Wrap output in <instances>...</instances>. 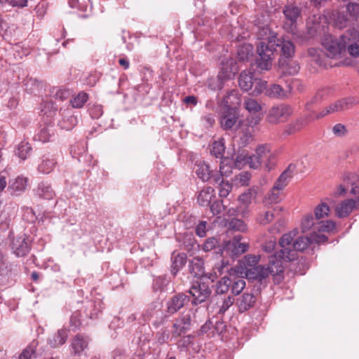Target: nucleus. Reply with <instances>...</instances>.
Here are the masks:
<instances>
[{
    "label": "nucleus",
    "mask_w": 359,
    "mask_h": 359,
    "mask_svg": "<svg viewBox=\"0 0 359 359\" xmlns=\"http://www.w3.org/2000/svg\"><path fill=\"white\" fill-rule=\"evenodd\" d=\"M88 94L84 91L79 92L69 101L71 106L75 109L82 108L88 100Z\"/></svg>",
    "instance_id": "nucleus-42"
},
{
    "label": "nucleus",
    "mask_w": 359,
    "mask_h": 359,
    "mask_svg": "<svg viewBox=\"0 0 359 359\" xmlns=\"http://www.w3.org/2000/svg\"><path fill=\"white\" fill-rule=\"evenodd\" d=\"M321 93L319 91L316 95L313 97L311 101L308 102L305 105V109L310 111L309 114L302 116L290 123L287 124L284 128L283 134L286 136L294 135L306 127L311 122L317 120L316 113L312 110L311 104L317 102L318 98H321Z\"/></svg>",
    "instance_id": "nucleus-1"
},
{
    "label": "nucleus",
    "mask_w": 359,
    "mask_h": 359,
    "mask_svg": "<svg viewBox=\"0 0 359 359\" xmlns=\"http://www.w3.org/2000/svg\"><path fill=\"white\" fill-rule=\"evenodd\" d=\"M54 128L53 125L48 124L41 127L34 136L36 140H39L43 143L50 140L51 137L54 135Z\"/></svg>",
    "instance_id": "nucleus-33"
},
{
    "label": "nucleus",
    "mask_w": 359,
    "mask_h": 359,
    "mask_svg": "<svg viewBox=\"0 0 359 359\" xmlns=\"http://www.w3.org/2000/svg\"><path fill=\"white\" fill-rule=\"evenodd\" d=\"M348 53L353 57H359V31L355 28L346 30L342 34Z\"/></svg>",
    "instance_id": "nucleus-9"
},
{
    "label": "nucleus",
    "mask_w": 359,
    "mask_h": 359,
    "mask_svg": "<svg viewBox=\"0 0 359 359\" xmlns=\"http://www.w3.org/2000/svg\"><path fill=\"white\" fill-rule=\"evenodd\" d=\"M330 210V207L327 203H321L314 209L316 219H320L328 216Z\"/></svg>",
    "instance_id": "nucleus-51"
},
{
    "label": "nucleus",
    "mask_w": 359,
    "mask_h": 359,
    "mask_svg": "<svg viewBox=\"0 0 359 359\" xmlns=\"http://www.w3.org/2000/svg\"><path fill=\"white\" fill-rule=\"evenodd\" d=\"M336 224L332 220H326L325 222H320L317 224L316 229L320 232H330L335 229Z\"/></svg>",
    "instance_id": "nucleus-54"
},
{
    "label": "nucleus",
    "mask_w": 359,
    "mask_h": 359,
    "mask_svg": "<svg viewBox=\"0 0 359 359\" xmlns=\"http://www.w3.org/2000/svg\"><path fill=\"white\" fill-rule=\"evenodd\" d=\"M88 111L92 118L97 119L103 114V107L101 104H94L89 107Z\"/></svg>",
    "instance_id": "nucleus-59"
},
{
    "label": "nucleus",
    "mask_w": 359,
    "mask_h": 359,
    "mask_svg": "<svg viewBox=\"0 0 359 359\" xmlns=\"http://www.w3.org/2000/svg\"><path fill=\"white\" fill-rule=\"evenodd\" d=\"M57 165V161L53 157L43 156L38 165V171L42 174H49L53 171Z\"/></svg>",
    "instance_id": "nucleus-28"
},
{
    "label": "nucleus",
    "mask_w": 359,
    "mask_h": 359,
    "mask_svg": "<svg viewBox=\"0 0 359 359\" xmlns=\"http://www.w3.org/2000/svg\"><path fill=\"white\" fill-rule=\"evenodd\" d=\"M231 277L224 276L218 280L215 285V292L217 294H224L228 292L231 286Z\"/></svg>",
    "instance_id": "nucleus-44"
},
{
    "label": "nucleus",
    "mask_w": 359,
    "mask_h": 359,
    "mask_svg": "<svg viewBox=\"0 0 359 359\" xmlns=\"http://www.w3.org/2000/svg\"><path fill=\"white\" fill-rule=\"evenodd\" d=\"M334 20L336 27L339 29L345 27L348 22L347 16L345 14L339 13L334 15Z\"/></svg>",
    "instance_id": "nucleus-62"
},
{
    "label": "nucleus",
    "mask_w": 359,
    "mask_h": 359,
    "mask_svg": "<svg viewBox=\"0 0 359 359\" xmlns=\"http://www.w3.org/2000/svg\"><path fill=\"white\" fill-rule=\"evenodd\" d=\"M32 151V148L29 143L22 141L18 145L15 153L21 160L24 161L30 156Z\"/></svg>",
    "instance_id": "nucleus-40"
},
{
    "label": "nucleus",
    "mask_w": 359,
    "mask_h": 359,
    "mask_svg": "<svg viewBox=\"0 0 359 359\" xmlns=\"http://www.w3.org/2000/svg\"><path fill=\"white\" fill-rule=\"evenodd\" d=\"M321 43L327 57L329 58H339L342 53L345 51L346 42L342 39V35L339 39L332 35H325Z\"/></svg>",
    "instance_id": "nucleus-4"
},
{
    "label": "nucleus",
    "mask_w": 359,
    "mask_h": 359,
    "mask_svg": "<svg viewBox=\"0 0 359 359\" xmlns=\"http://www.w3.org/2000/svg\"><path fill=\"white\" fill-rule=\"evenodd\" d=\"M244 106L250 114H255L261 111L262 107L256 100L247 98L245 100Z\"/></svg>",
    "instance_id": "nucleus-50"
},
{
    "label": "nucleus",
    "mask_w": 359,
    "mask_h": 359,
    "mask_svg": "<svg viewBox=\"0 0 359 359\" xmlns=\"http://www.w3.org/2000/svg\"><path fill=\"white\" fill-rule=\"evenodd\" d=\"M282 211V208L276 207L273 209V212L271 211H265L264 212H261L257 216L256 220L257 222L262 224L266 225L271 222H272L274 218L276 217V214Z\"/></svg>",
    "instance_id": "nucleus-38"
},
{
    "label": "nucleus",
    "mask_w": 359,
    "mask_h": 359,
    "mask_svg": "<svg viewBox=\"0 0 359 359\" xmlns=\"http://www.w3.org/2000/svg\"><path fill=\"white\" fill-rule=\"evenodd\" d=\"M11 249L17 257L25 256L31 249L30 243L27 241L26 236L24 234L14 238L11 243Z\"/></svg>",
    "instance_id": "nucleus-14"
},
{
    "label": "nucleus",
    "mask_w": 359,
    "mask_h": 359,
    "mask_svg": "<svg viewBox=\"0 0 359 359\" xmlns=\"http://www.w3.org/2000/svg\"><path fill=\"white\" fill-rule=\"evenodd\" d=\"M253 55V46L248 43L241 46L237 52V57L239 61H247Z\"/></svg>",
    "instance_id": "nucleus-41"
},
{
    "label": "nucleus",
    "mask_w": 359,
    "mask_h": 359,
    "mask_svg": "<svg viewBox=\"0 0 359 359\" xmlns=\"http://www.w3.org/2000/svg\"><path fill=\"white\" fill-rule=\"evenodd\" d=\"M241 236H236L232 241L228 242L226 245L225 250L233 259L245 253L248 250V244L241 243Z\"/></svg>",
    "instance_id": "nucleus-12"
},
{
    "label": "nucleus",
    "mask_w": 359,
    "mask_h": 359,
    "mask_svg": "<svg viewBox=\"0 0 359 359\" xmlns=\"http://www.w3.org/2000/svg\"><path fill=\"white\" fill-rule=\"evenodd\" d=\"M255 80L254 73L250 70L243 71L239 76L238 84L240 88L244 91H249L253 88Z\"/></svg>",
    "instance_id": "nucleus-25"
},
{
    "label": "nucleus",
    "mask_w": 359,
    "mask_h": 359,
    "mask_svg": "<svg viewBox=\"0 0 359 359\" xmlns=\"http://www.w3.org/2000/svg\"><path fill=\"white\" fill-rule=\"evenodd\" d=\"M67 337L68 330L66 328H61L49 337L48 343L52 348H57L63 345Z\"/></svg>",
    "instance_id": "nucleus-26"
},
{
    "label": "nucleus",
    "mask_w": 359,
    "mask_h": 359,
    "mask_svg": "<svg viewBox=\"0 0 359 359\" xmlns=\"http://www.w3.org/2000/svg\"><path fill=\"white\" fill-rule=\"evenodd\" d=\"M189 302V296L184 293H178L168 301L167 311L171 314L175 313L180 310Z\"/></svg>",
    "instance_id": "nucleus-16"
},
{
    "label": "nucleus",
    "mask_w": 359,
    "mask_h": 359,
    "mask_svg": "<svg viewBox=\"0 0 359 359\" xmlns=\"http://www.w3.org/2000/svg\"><path fill=\"white\" fill-rule=\"evenodd\" d=\"M282 190L274 189V186H273L270 192L265 197L264 203L266 205H271L273 203H278L280 201V191Z\"/></svg>",
    "instance_id": "nucleus-46"
},
{
    "label": "nucleus",
    "mask_w": 359,
    "mask_h": 359,
    "mask_svg": "<svg viewBox=\"0 0 359 359\" xmlns=\"http://www.w3.org/2000/svg\"><path fill=\"white\" fill-rule=\"evenodd\" d=\"M34 191L36 196L46 200H51L55 196L50 184L44 182L39 183Z\"/></svg>",
    "instance_id": "nucleus-29"
},
{
    "label": "nucleus",
    "mask_w": 359,
    "mask_h": 359,
    "mask_svg": "<svg viewBox=\"0 0 359 359\" xmlns=\"http://www.w3.org/2000/svg\"><path fill=\"white\" fill-rule=\"evenodd\" d=\"M265 95L276 99H284L287 97L282 86L278 84L267 85Z\"/></svg>",
    "instance_id": "nucleus-34"
},
{
    "label": "nucleus",
    "mask_w": 359,
    "mask_h": 359,
    "mask_svg": "<svg viewBox=\"0 0 359 359\" xmlns=\"http://www.w3.org/2000/svg\"><path fill=\"white\" fill-rule=\"evenodd\" d=\"M236 138H238L237 140L238 142L239 147H245L249 142L251 141L252 136L248 130L242 131V133H238V136Z\"/></svg>",
    "instance_id": "nucleus-55"
},
{
    "label": "nucleus",
    "mask_w": 359,
    "mask_h": 359,
    "mask_svg": "<svg viewBox=\"0 0 359 359\" xmlns=\"http://www.w3.org/2000/svg\"><path fill=\"white\" fill-rule=\"evenodd\" d=\"M196 173L203 182H207L210 180L212 181V175H215V173H213L210 170V166L204 162L200 163L197 165Z\"/></svg>",
    "instance_id": "nucleus-37"
},
{
    "label": "nucleus",
    "mask_w": 359,
    "mask_h": 359,
    "mask_svg": "<svg viewBox=\"0 0 359 359\" xmlns=\"http://www.w3.org/2000/svg\"><path fill=\"white\" fill-rule=\"evenodd\" d=\"M256 156L265 163L266 168L268 170H271L275 165V156L271 151V147L264 144L257 147L255 151Z\"/></svg>",
    "instance_id": "nucleus-10"
},
{
    "label": "nucleus",
    "mask_w": 359,
    "mask_h": 359,
    "mask_svg": "<svg viewBox=\"0 0 359 359\" xmlns=\"http://www.w3.org/2000/svg\"><path fill=\"white\" fill-rule=\"evenodd\" d=\"M259 262V256L253 255H247L244 257V268L245 271H247V269H249V268L255 267L258 264Z\"/></svg>",
    "instance_id": "nucleus-53"
},
{
    "label": "nucleus",
    "mask_w": 359,
    "mask_h": 359,
    "mask_svg": "<svg viewBox=\"0 0 359 359\" xmlns=\"http://www.w3.org/2000/svg\"><path fill=\"white\" fill-rule=\"evenodd\" d=\"M27 179L23 177H18L15 179L10 181L8 189L12 194H20L26 189Z\"/></svg>",
    "instance_id": "nucleus-30"
},
{
    "label": "nucleus",
    "mask_w": 359,
    "mask_h": 359,
    "mask_svg": "<svg viewBox=\"0 0 359 359\" xmlns=\"http://www.w3.org/2000/svg\"><path fill=\"white\" fill-rule=\"evenodd\" d=\"M77 117L74 115L65 116L60 123V128L63 130H70L77 124Z\"/></svg>",
    "instance_id": "nucleus-47"
},
{
    "label": "nucleus",
    "mask_w": 359,
    "mask_h": 359,
    "mask_svg": "<svg viewBox=\"0 0 359 359\" xmlns=\"http://www.w3.org/2000/svg\"><path fill=\"white\" fill-rule=\"evenodd\" d=\"M311 243H312L311 236H300L294 240V242L292 244V250H295V252L297 255V251L301 252L304 250Z\"/></svg>",
    "instance_id": "nucleus-45"
},
{
    "label": "nucleus",
    "mask_w": 359,
    "mask_h": 359,
    "mask_svg": "<svg viewBox=\"0 0 359 359\" xmlns=\"http://www.w3.org/2000/svg\"><path fill=\"white\" fill-rule=\"evenodd\" d=\"M294 53V46L290 41H285L282 43V55L285 60L290 59Z\"/></svg>",
    "instance_id": "nucleus-52"
},
{
    "label": "nucleus",
    "mask_w": 359,
    "mask_h": 359,
    "mask_svg": "<svg viewBox=\"0 0 359 359\" xmlns=\"http://www.w3.org/2000/svg\"><path fill=\"white\" fill-rule=\"evenodd\" d=\"M280 64L283 72L289 75L297 74L300 69L299 63L297 61L290 59H287V61L285 59H282L280 60Z\"/></svg>",
    "instance_id": "nucleus-36"
},
{
    "label": "nucleus",
    "mask_w": 359,
    "mask_h": 359,
    "mask_svg": "<svg viewBox=\"0 0 359 359\" xmlns=\"http://www.w3.org/2000/svg\"><path fill=\"white\" fill-rule=\"evenodd\" d=\"M81 313L80 312H74L70 317V326L72 327L73 330H76L79 328L81 325Z\"/></svg>",
    "instance_id": "nucleus-63"
},
{
    "label": "nucleus",
    "mask_w": 359,
    "mask_h": 359,
    "mask_svg": "<svg viewBox=\"0 0 359 359\" xmlns=\"http://www.w3.org/2000/svg\"><path fill=\"white\" fill-rule=\"evenodd\" d=\"M89 339L81 334L76 335L72 340L71 349L74 355H80L88 348Z\"/></svg>",
    "instance_id": "nucleus-23"
},
{
    "label": "nucleus",
    "mask_w": 359,
    "mask_h": 359,
    "mask_svg": "<svg viewBox=\"0 0 359 359\" xmlns=\"http://www.w3.org/2000/svg\"><path fill=\"white\" fill-rule=\"evenodd\" d=\"M301 13L300 9L294 6H287L283 10V13L287 20L284 28L287 32H293L295 23Z\"/></svg>",
    "instance_id": "nucleus-15"
},
{
    "label": "nucleus",
    "mask_w": 359,
    "mask_h": 359,
    "mask_svg": "<svg viewBox=\"0 0 359 359\" xmlns=\"http://www.w3.org/2000/svg\"><path fill=\"white\" fill-rule=\"evenodd\" d=\"M283 261L291 262L287 258H284L281 251L276 252L269 257V266L266 267L269 269L270 275H279L283 272Z\"/></svg>",
    "instance_id": "nucleus-11"
},
{
    "label": "nucleus",
    "mask_w": 359,
    "mask_h": 359,
    "mask_svg": "<svg viewBox=\"0 0 359 359\" xmlns=\"http://www.w3.org/2000/svg\"><path fill=\"white\" fill-rule=\"evenodd\" d=\"M229 160H223L220 162L219 171L212 175V182L219 184V195L222 198H226L232 189V185L228 181L224 180V176H229L232 172V166L228 165Z\"/></svg>",
    "instance_id": "nucleus-3"
},
{
    "label": "nucleus",
    "mask_w": 359,
    "mask_h": 359,
    "mask_svg": "<svg viewBox=\"0 0 359 359\" xmlns=\"http://www.w3.org/2000/svg\"><path fill=\"white\" fill-rule=\"evenodd\" d=\"M191 316L189 314L183 315L180 318L175 320L173 324L174 333L177 336L185 333L190 329Z\"/></svg>",
    "instance_id": "nucleus-24"
},
{
    "label": "nucleus",
    "mask_w": 359,
    "mask_h": 359,
    "mask_svg": "<svg viewBox=\"0 0 359 359\" xmlns=\"http://www.w3.org/2000/svg\"><path fill=\"white\" fill-rule=\"evenodd\" d=\"M273 38L276 36H271V38L269 40L268 43L262 41L257 46V53L259 58L256 60V64L257 68L260 70H269L272 66V56L276 50V46H278V43H275Z\"/></svg>",
    "instance_id": "nucleus-2"
},
{
    "label": "nucleus",
    "mask_w": 359,
    "mask_h": 359,
    "mask_svg": "<svg viewBox=\"0 0 359 359\" xmlns=\"http://www.w3.org/2000/svg\"><path fill=\"white\" fill-rule=\"evenodd\" d=\"M358 103L359 100L353 97H345L339 100L334 103L325 108L320 112L316 114V118L320 119L327 114L346 110L351 107L353 105L358 104Z\"/></svg>",
    "instance_id": "nucleus-7"
},
{
    "label": "nucleus",
    "mask_w": 359,
    "mask_h": 359,
    "mask_svg": "<svg viewBox=\"0 0 359 359\" xmlns=\"http://www.w3.org/2000/svg\"><path fill=\"white\" fill-rule=\"evenodd\" d=\"M172 272L175 274L187 262V255L183 252L174 251L171 255Z\"/></svg>",
    "instance_id": "nucleus-32"
},
{
    "label": "nucleus",
    "mask_w": 359,
    "mask_h": 359,
    "mask_svg": "<svg viewBox=\"0 0 359 359\" xmlns=\"http://www.w3.org/2000/svg\"><path fill=\"white\" fill-rule=\"evenodd\" d=\"M231 277V292L234 295H238L245 287L246 283L245 280L235 276Z\"/></svg>",
    "instance_id": "nucleus-43"
},
{
    "label": "nucleus",
    "mask_w": 359,
    "mask_h": 359,
    "mask_svg": "<svg viewBox=\"0 0 359 359\" xmlns=\"http://www.w3.org/2000/svg\"><path fill=\"white\" fill-rule=\"evenodd\" d=\"M189 293L192 297L191 304L198 305L207 301L212 293V290L208 282H205L201 278L194 282L189 290Z\"/></svg>",
    "instance_id": "nucleus-5"
},
{
    "label": "nucleus",
    "mask_w": 359,
    "mask_h": 359,
    "mask_svg": "<svg viewBox=\"0 0 359 359\" xmlns=\"http://www.w3.org/2000/svg\"><path fill=\"white\" fill-rule=\"evenodd\" d=\"M315 225L314 218L311 214L306 215L302 221V229L303 231L310 230Z\"/></svg>",
    "instance_id": "nucleus-60"
},
{
    "label": "nucleus",
    "mask_w": 359,
    "mask_h": 359,
    "mask_svg": "<svg viewBox=\"0 0 359 359\" xmlns=\"http://www.w3.org/2000/svg\"><path fill=\"white\" fill-rule=\"evenodd\" d=\"M308 54L311 57V62H314L319 67L324 68L332 67L339 66L342 62H336L334 64H327L326 58L324 56H320L318 49L311 48L308 50Z\"/></svg>",
    "instance_id": "nucleus-27"
},
{
    "label": "nucleus",
    "mask_w": 359,
    "mask_h": 359,
    "mask_svg": "<svg viewBox=\"0 0 359 359\" xmlns=\"http://www.w3.org/2000/svg\"><path fill=\"white\" fill-rule=\"evenodd\" d=\"M229 229L233 231L244 232L247 230V225L243 220L233 218L229 222Z\"/></svg>",
    "instance_id": "nucleus-56"
},
{
    "label": "nucleus",
    "mask_w": 359,
    "mask_h": 359,
    "mask_svg": "<svg viewBox=\"0 0 359 359\" xmlns=\"http://www.w3.org/2000/svg\"><path fill=\"white\" fill-rule=\"evenodd\" d=\"M359 208V197L355 199H346L338 204L335 208V212L338 217H348L354 209Z\"/></svg>",
    "instance_id": "nucleus-13"
},
{
    "label": "nucleus",
    "mask_w": 359,
    "mask_h": 359,
    "mask_svg": "<svg viewBox=\"0 0 359 359\" xmlns=\"http://www.w3.org/2000/svg\"><path fill=\"white\" fill-rule=\"evenodd\" d=\"M189 271L194 277L201 278L203 276L204 262L203 260L198 257H194L189 264Z\"/></svg>",
    "instance_id": "nucleus-31"
},
{
    "label": "nucleus",
    "mask_w": 359,
    "mask_h": 359,
    "mask_svg": "<svg viewBox=\"0 0 359 359\" xmlns=\"http://www.w3.org/2000/svg\"><path fill=\"white\" fill-rule=\"evenodd\" d=\"M346 11L351 17L355 18H359V4L351 3L348 4L346 6Z\"/></svg>",
    "instance_id": "nucleus-64"
},
{
    "label": "nucleus",
    "mask_w": 359,
    "mask_h": 359,
    "mask_svg": "<svg viewBox=\"0 0 359 359\" xmlns=\"http://www.w3.org/2000/svg\"><path fill=\"white\" fill-rule=\"evenodd\" d=\"M256 191L255 189H249L248 191L242 194L238 200L244 205H248L251 203L252 198L256 196Z\"/></svg>",
    "instance_id": "nucleus-61"
},
{
    "label": "nucleus",
    "mask_w": 359,
    "mask_h": 359,
    "mask_svg": "<svg viewBox=\"0 0 359 359\" xmlns=\"http://www.w3.org/2000/svg\"><path fill=\"white\" fill-rule=\"evenodd\" d=\"M225 151L224 142L223 139H220L218 141H215L212 144V147L210 151L211 155L214 156L217 158H220L221 161L227 160V158H224V154ZM228 160H229L228 158Z\"/></svg>",
    "instance_id": "nucleus-39"
},
{
    "label": "nucleus",
    "mask_w": 359,
    "mask_h": 359,
    "mask_svg": "<svg viewBox=\"0 0 359 359\" xmlns=\"http://www.w3.org/2000/svg\"><path fill=\"white\" fill-rule=\"evenodd\" d=\"M294 170L295 165L292 164L289 165L275 182L273 184L274 189L283 190L292 178Z\"/></svg>",
    "instance_id": "nucleus-20"
},
{
    "label": "nucleus",
    "mask_w": 359,
    "mask_h": 359,
    "mask_svg": "<svg viewBox=\"0 0 359 359\" xmlns=\"http://www.w3.org/2000/svg\"><path fill=\"white\" fill-rule=\"evenodd\" d=\"M241 99L237 90H231L223 97L222 106L224 109L237 110V107L241 104Z\"/></svg>",
    "instance_id": "nucleus-19"
},
{
    "label": "nucleus",
    "mask_w": 359,
    "mask_h": 359,
    "mask_svg": "<svg viewBox=\"0 0 359 359\" xmlns=\"http://www.w3.org/2000/svg\"><path fill=\"white\" fill-rule=\"evenodd\" d=\"M214 195L215 190L212 187H208L199 192L197 198L198 203L201 206H209Z\"/></svg>",
    "instance_id": "nucleus-35"
},
{
    "label": "nucleus",
    "mask_w": 359,
    "mask_h": 359,
    "mask_svg": "<svg viewBox=\"0 0 359 359\" xmlns=\"http://www.w3.org/2000/svg\"><path fill=\"white\" fill-rule=\"evenodd\" d=\"M235 299L231 296H227L217 303L219 308L218 313L224 314L234 303Z\"/></svg>",
    "instance_id": "nucleus-48"
},
{
    "label": "nucleus",
    "mask_w": 359,
    "mask_h": 359,
    "mask_svg": "<svg viewBox=\"0 0 359 359\" xmlns=\"http://www.w3.org/2000/svg\"><path fill=\"white\" fill-rule=\"evenodd\" d=\"M247 278L250 280H262L270 275L269 269L262 265H257L255 267L249 268L245 271Z\"/></svg>",
    "instance_id": "nucleus-21"
},
{
    "label": "nucleus",
    "mask_w": 359,
    "mask_h": 359,
    "mask_svg": "<svg viewBox=\"0 0 359 359\" xmlns=\"http://www.w3.org/2000/svg\"><path fill=\"white\" fill-rule=\"evenodd\" d=\"M287 86L290 93H292L294 91L302 92L304 88V86L302 81L297 79H292L289 81Z\"/></svg>",
    "instance_id": "nucleus-57"
},
{
    "label": "nucleus",
    "mask_w": 359,
    "mask_h": 359,
    "mask_svg": "<svg viewBox=\"0 0 359 359\" xmlns=\"http://www.w3.org/2000/svg\"><path fill=\"white\" fill-rule=\"evenodd\" d=\"M248 156L247 155L239 154L236 156L233 163L231 160L229 159L230 162L228 165H231L233 167V164L234 166L238 169H241L245 164H248Z\"/></svg>",
    "instance_id": "nucleus-58"
},
{
    "label": "nucleus",
    "mask_w": 359,
    "mask_h": 359,
    "mask_svg": "<svg viewBox=\"0 0 359 359\" xmlns=\"http://www.w3.org/2000/svg\"><path fill=\"white\" fill-rule=\"evenodd\" d=\"M39 341L33 339L22 351L13 355L12 359H32L36 358L37 347Z\"/></svg>",
    "instance_id": "nucleus-22"
},
{
    "label": "nucleus",
    "mask_w": 359,
    "mask_h": 359,
    "mask_svg": "<svg viewBox=\"0 0 359 359\" xmlns=\"http://www.w3.org/2000/svg\"><path fill=\"white\" fill-rule=\"evenodd\" d=\"M294 113V108L287 104L273 106L268 112L266 120L270 123L277 124L287 121Z\"/></svg>",
    "instance_id": "nucleus-6"
},
{
    "label": "nucleus",
    "mask_w": 359,
    "mask_h": 359,
    "mask_svg": "<svg viewBox=\"0 0 359 359\" xmlns=\"http://www.w3.org/2000/svg\"><path fill=\"white\" fill-rule=\"evenodd\" d=\"M238 118V110L226 109L220 119L221 127L225 130H231L237 123Z\"/></svg>",
    "instance_id": "nucleus-18"
},
{
    "label": "nucleus",
    "mask_w": 359,
    "mask_h": 359,
    "mask_svg": "<svg viewBox=\"0 0 359 359\" xmlns=\"http://www.w3.org/2000/svg\"><path fill=\"white\" fill-rule=\"evenodd\" d=\"M267 82L261 79L255 78L252 88V95L257 96L262 93H265Z\"/></svg>",
    "instance_id": "nucleus-49"
},
{
    "label": "nucleus",
    "mask_w": 359,
    "mask_h": 359,
    "mask_svg": "<svg viewBox=\"0 0 359 359\" xmlns=\"http://www.w3.org/2000/svg\"><path fill=\"white\" fill-rule=\"evenodd\" d=\"M256 297L252 292H245L236 300L238 311L243 313L253 307L256 302Z\"/></svg>",
    "instance_id": "nucleus-17"
},
{
    "label": "nucleus",
    "mask_w": 359,
    "mask_h": 359,
    "mask_svg": "<svg viewBox=\"0 0 359 359\" xmlns=\"http://www.w3.org/2000/svg\"><path fill=\"white\" fill-rule=\"evenodd\" d=\"M296 233V231H293L285 233L279 241V244L282 248L280 251H281V254H283L284 258H287L289 260H295L297 259L295 250H292V244L294 242Z\"/></svg>",
    "instance_id": "nucleus-8"
}]
</instances>
